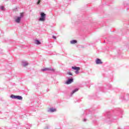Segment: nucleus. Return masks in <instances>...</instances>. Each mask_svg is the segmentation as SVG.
Instances as JSON below:
<instances>
[{"instance_id": "obj_3", "label": "nucleus", "mask_w": 129, "mask_h": 129, "mask_svg": "<svg viewBox=\"0 0 129 129\" xmlns=\"http://www.w3.org/2000/svg\"><path fill=\"white\" fill-rule=\"evenodd\" d=\"M72 69L76 70L75 73H76V74H79V70H80V68L77 67H72Z\"/></svg>"}, {"instance_id": "obj_11", "label": "nucleus", "mask_w": 129, "mask_h": 129, "mask_svg": "<svg viewBox=\"0 0 129 129\" xmlns=\"http://www.w3.org/2000/svg\"><path fill=\"white\" fill-rule=\"evenodd\" d=\"M77 43V40H73L70 41V43L72 45H74L75 44H76Z\"/></svg>"}, {"instance_id": "obj_1", "label": "nucleus", "mask_w": 129, "mask_h": 129, "mask_svg": "<svg viewBox=\"0 0 129 129\" xmlns=\"http://www.w3.org/2000/svg\"><path fill=\"white\" fill-rule=\"evenodd\" d=\"M40 18H39V21L41 22H45V20H46V14L45 13L42 12L40 14Z\"/></svg>"}, {"instance_id": "obj_15", "label": "nucleus", "mask_w": 129, "mask_h": 129, "mask_svg": "<svg viewBox=\"0 0 129 129\" xmlns=\"http://www.w3.org/2000/svg\"><path fill=\"white\" fill-rule=\"evenodd\" d=\"M67 74H68V75H71V76L73 75L72 73H71V72H68Z\"/></svg>"}, {"instance_id": "obj_16", "label": "nucleus", "mask_w": 129, "mask_h": 129, "mask_svg": "<svg viewBox=\"0 0 129 129\" xmlns=\"http://www.w3.org/2000/svg\"><path fill=\"white\" fill-rule=\"evenodd\" d=\"M40 3H41V1L40 0H38V1L37 3V5H40Z\"/></svg>"}, {"instance_id": "obj_2", "label": "nucleus", "mask_w": 129, "mask_h": 129, "mask_svg": "<svg viewBox=\"0 0 129 129\" xmlns=\"http://www.w3.org/2000/svg\"><path fill=\"white\" fill-rule=\"evenodd\" d=\"M10 97L13 99H18L19 100H23V97L21 96H15L14 95H11Z\"/></svg>"}, {"instance_id": "obj_4", "label": "nucleus", "mask_w": 129, "mask_h": 129, "mask_svg": "<svg viewBox=\"0 0 129 129\" xmlns=\"http://www.w3.org/2000/svg\"><path fill=\"white\" fill-rule=\"evenodd\" d=\"M41 71H51L52 72H54L55 71V70L54 69H52V68H45L44 69H42Z\"/></svg>"}, {"instance_id": "obj_10", "label": "nucleus", "mask_w": 129, "mask_h": 129, "mask_svg": "<svg viewBox=\"0 0 129 129\" xmlns=\"http://www.w3.org/2000/svg\"><path fill=\"white\" fill-rule=\"evenodd\" d=\"M21 17H18L16 20L15 22L16 23H17L18 24L20 23L21 22Z\"/></svg>"}, {"instance_id": "obj_14", "label": "nucleus", "mask_w": 129, "mask_h": 129, "mask_svg": "<svg viewBox=\"0 0 129 129\" xmlns=\"http://www.w3.org/2000/svg\"><path fill=\"white\" fill-rule=\"evenodd\" d=\"M0 9H1V10H2V11H4V10H5V7H4V6H1V7H0Z\"/></svg>"}, {"instance_id": "obj_12", "label": "nucleus", "mask_w": 129, "mask_h": 129, "mask_svg": "<svg viewBox=\"0 0 129 129\" xmlns=\"http://www.w3.org/2000/svg\"><path fill=\"white\" fill-rule=\"evenodd\" d=\"M35 44H36V45H40L41 44V42L38 40H35Z\"/></svg>"}, {"instance_id": "obj_8", "label": "nucleus", "mask_w": 129, "mask_h": 129, "mask_svg": "<svg viewBox=\"0 0 129 129\" xmlns=\"http://www.w3.org/2000/svg\"><path fill=\"white\" fill-rule=\"evenodd\" d=\"M78 90H79V89H78V88L75 89L74 90H73V91H72V92L71 94V96H73V94H74V93H75V92H77V91H78Z\"/></svg>"}, {"instance_id": "obj_19", "label": "nucleus", "mask_w": 129, "mask_h": 129, "mask_svg": "<svg viewBox=\"0 0 129 129\" xmlns=\"http://www.w3.org/2000/svg\"><path fill=\"white\" fill-rule=\"evenodd\" d=\"M84 46H82V48H84Z\"/></svg>"}, {"instance_id": "obj_5", "label": "nucleus", "mask_w": 129, "mask_h": 129, "mask_svg": "<svg viewBox=\"0 0 129 129\" xmlns=\"http://www.w3.org/2000/svg\"><path fill=\"white\" fill-rule=\"evenodd\" d=\"M29 65V62L26 60H23L22 61V66H23V67H26Z\"/></svg>"}, {"instance_id": "obj_7", "label": "nucleus", "mask_w": 129, "mask_h": 129, "mask_svg": "<svg viewBox=\"0 0 129 129\" xmlns=\"http://www.w3.org/2000/svg\"><path fill=\"white\" fill-rule=\"evenodd\" d=\"M96 64H102V61H101V60L99 58H97L96 60Z\"/></svg>"}, {"instance_id": "obj_6", "label": "nucleus", "mask_w": 129, "mask_h": 129, "mask_svg": "<svg viewBox=\"0 0 129 129\" xmlns=\"http://www.w3.org/2000/svg\"><path fill=\"white\" fill-rule=\"evenodd\" d=\"M73 82V78L69 79L66 82V84H71Z\"/></svg>"}, {"instance_id": "obj_17", "label": "nucleus", "mask_w": 129, "mask_h": 129, "mask_svg": "<svg viewBox=\"0 0 129 129\" xmlns=\"http://www.w3.org/2000/svg\"><path fill=\"white\" fill-rule=\"evenodd\" d=\"M52 38H53V39H54V40H56V36H54V35L52 36Z\"/></svg>"}, {"instance_id": "obj_9", "label": "nucleus", "mask_w": 129, "mask_h": 129, "mask_svg": "<svg viewBox=\"0 0 129 129\" xmlns=\"http://www.w3.org/2000/svg\"><path fill=\"white\" fill-rule=\"evenodd\" d=\"M48 112H55L56 111V109H54L53 108H50L48 110Z\"/></svg>"}, {"instance_id": "obj_20", "label": "nucleus", "mask_w": 129, "mask_h": 129, "mask_svg": "<svg viewBox=\"0 0 129 129\" xmlns=\"http://www.w3.org/2000/svg\"><path fill=\"white\" fill-rule=\"evenodd\" d=\"M118 129H121L120 128H118Z\"/></svg>"}, {"instance_id": "obj_13", "label": "nucleus", "mask_w": 129, "mask_h": 129, "mask_svg": "<svg viewBox=\"0 0 129 129\" xmlns=\"http://www.w3.org/2000/svg\"><path fill=\"white\" fill-rule=\"evenodd\" d=\"M23 17H24V13H20V16L19 17L20 18V19H22V18H23Z\"/></svg>"}, {"instance_id": "obj_18", "label": "nucleus", "mask_w": 129, "mask_h": 129, "mask_svg": "<svg viewBox=\"0 0 129 129\" xmlns=\"http://www.w3.org/2000/svg\"><path fill=\"white\" fill-rule=\"evenodd\" d=\"M87 120V119H84V120H83V121H84V122H85V121H86Z\"/></svg>"}]
</instances>
